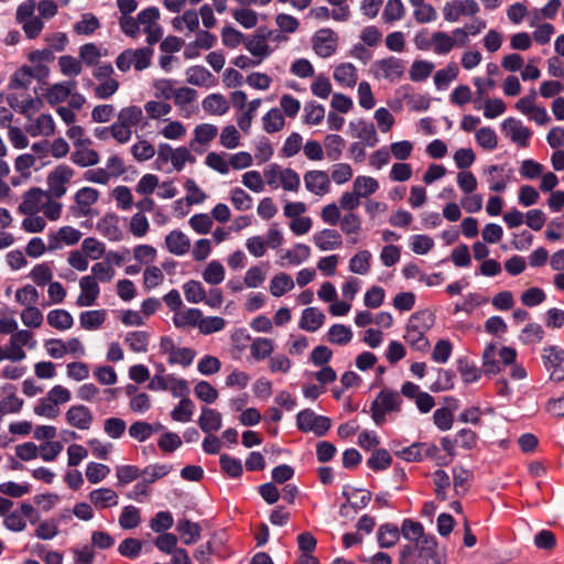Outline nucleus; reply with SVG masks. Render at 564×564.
I'll list each match as a JSON object with an SVG mask.
<instances>
[{
    "label": "nucleus",
    "instance_id": "ea45409f",
    "mask_svg": "<svg viewBox=\"0 0 564 564\" xmlns=\"http://www.w3.org/2000/svg\"><path fill=\"white\" fill-rule=\"evenodd\" d=\"M186 80L192 85L202 87H212L216 83L214 75L206 67L199 65L187 68Z\"/></svg>",
    "mask_w": 564,
    "mask_h": 564
},
{
    "label": "nucleus",
    "instance_id": "0e129e2a",
    "mask_svg": "<svg viewBox=\"0 0 564 564\" xmlns=\"http://www.w3.org/2000/svg\"><path fill=\"white\" fill-rule=\"evenodd\" d=\"M144 111L149 119L155 120L158 123L172 111V106L166 101L149 100L144 104Z\"/></svg>",
    "mask_w": 564,
    "mask_h": 564
},
{
    "label": "nucleus",
    "instance_id": "e433bc0d",
    "mask_svg": "<svg viewBox=\"0 0 564 564\" xmlns=\"http://www.w3.org/2000/svg\"><path fill=\"white\" fill-rule=\"evenodd\" d=\"M198 425L203 432L212 434L220 430L223 416L218 411L204 406L198 419Z\"/></svg>",
    "mask_w": 564,
    "mask_h": 564
},
{
    "label": "nucleus",
    "instance_id": "f3484780",
    "mask_svg": "<svg viewBox=\"0 0 564 564\" xmlns=\"http://www.w3.org/2000/svg\"><path fill=\"white\" fill-rule=\"evenodd\" d=\"M501 130L507 138L522 148L528 147L529 140L532 137V131L521 120L512 117L503 120Z\"/></svg>",
    "mask_w": 564,
    "mask_h": 564
},
{
    "label": "nucleus",
    "instance_id": "aec40b11",
    "mask_svg": "<svg viewBox=\"0 0 564 564\" xmlns=\"http://www.w3.org/2000/svg\"><path fill=\"white\" fill-rule=\"evenodd\" d=\"M303 178L305 188L316 196H325L332 189L330 177L325 171H307Z\"/></svg>",
    "mask_w": 564,
    "mask_h": 564
},
{
    "label": "nucleus",
    "instance_id": "72a5a7b5",
    "mask_svg": "<svg viewBox=\"0 0 564 564\" xmlns=\"http://www.w3.org/2000/svg\"><path fill=\"white\" fill-rule=\"evenodd\" d=\"M326 316L316 307H307L302 312L299 326L301 329L314 333L325 323Z\"/></svg>",
    "mask_w": 564,
    "mask_h": 564
},
{
    "label": "nucleus",
    "instance_id": "774afa93",
    "mask_svg": "<svg viewBox=\"0 0 564 564\" xmlns=\"http://www.w3.org/2000/svg\"><path fill=\"white\" fill-rule=\"evenodd\" d=\"M173 467L170 464H151L141 470V478L148 484L156 481L169 475Z\"/></svg>",
    "mask_w": 564,
    "mask_h": 564
},
{
    "label": "nucleus",
    "instance_id": "de8ad7c7",
    "mask_svg": "<svg viewBox=\"0 0 564 564\" xmlns=\"http://www.w3.org/2000/svg\"><path fill=\"white\" fill-rule=\"evenodd\" d=\"M401 532L406 540L414 542L412 546H419L423 540H435L433 536L424 535V529L420 522L410 519L403 521Z\"/></svg>",
    "mask_w": 564,
    "mask_h": 564
},
{
    "label": "nucleus",
    "instance_id": "1a4fd4ad",
    "mask_svg": "<svg viewBox=\"0 0 564 564\" xmlns=\"http://www.w3.org/2000/svg\"><path fill=\"white\" fill-rule=\"evenodd\" d=\"M268 37H271L274 41L285 40L282 35L274 33L273 31H270L267 35L251 34L246 36L243 45L245 48L260 63L273 53V48L268 43Z\"/></svg>",
    "mask_w": 564,
    "mask_h": 564
},
{
    "label": "nucleus",
    "instance_id": "393cba45",
    "mask_svg": "<svg viewBox=\"0 0 564 564\" xmlns=\"http://www.w3.org/2000/svg\"><path fill=\"white\" fill-rule=\"evenodd\" d=\"M156 132L170 141H182L187 133L186 126L180 120L165 118L156 123Z\"/></svg>",
    "mask_w": 564,
    "mask_h": 564
},
{
    "label": "nucleus",
    "instance_id": "473e14b6",
    "mask_svg": "<svg viewBox=\"0 0 564 564\" xmlns=\"http://www.w3.org/2000/svg\"><path fill=\"white\" fill-rule=\"evenodd\" d=\"M333 77L341 86L351 88L357 84L358 72L351 63H340L334 68Z\"/></svg>",
    "mask_w": 564,
    "mask_h": 564
},
{
    "label": "nucleus",
    "instance_id": "cd10ccee",
    "mask_svg": "<svg viewBox=\"0 0 564 564\" xmlns=\"http://www.w3.org/2000/svg\"><path fill=\"white\" fill-rule=\"evenodd\" d=\"M165 248L174 256L182 257L191 250V240L181 230H172L165 236Z\"/></svg>",
    "mask_w": 564,
    "mask_h": 564
},
{
    "label": "nucleus",
    "instance_id": "7c9ffc66",
    "mask_svg": "<svg viewBox=\"0 0 564 564\" xmlns=\"http://www.w3.org/2000/svg\"><path fill=\"white\" fill-rule=\"evenodd\" d=\"M91 143L75 147L70 154V160L74 164L80 167L93 166L99 163L100 156L98 152L90 148Z\"/></svg>",
    "mask_w": 564,
    "mask_h": 564
},
{
    "label": "nucleus",
    "instance_id": "423d86ee",
    "mask_svg": "<svg viewBox=\"0 0 564 564\" xmlns=\"http://www.w3.org/2000/svg\"><path fill=\"white\" fill-rule=\"evenodd\" d=\"M40 520L37 509L30 502H22L20 507L3 517V525L12 532H22L26 529V521L32 524Z\"/></svg>",
    "mask_w": 564,
    "mask_h": 564
},
{
    "label": "nucleus",
    "instance_id": "a19ab883",
    "mask_svg": "<svg viewBox=\"0 0 564 564\" xmlns=\"http://www.w3.org/2000/svg\"><path fill=\"white\" fill-rule=\"evenodd\" d=\"M205 112L212 116H223L228 112L230 106L228 100L221 94H210L202 101Z\"/></svg>",
    "mask_w": 564,
    "mask_h": 564
},
{
    "label": "nucleus",
    "instance_id": "58836bf2",
    "mask_svg": "<svg viewBox=\"0 0 564 564\" xmlns=\"http://www.w3.org/2000/svg\"><path fill=\"white\" fill-rule=\"evenodd\" d=\"M274 340L268 337H256L251 340L250 344V355L257 360L261 361L264 359H269L274 351Z\"/></svg>",
    "mask_w": 564,
    "mask_h": 564
},
{
    "label": "nucleus",
    "instance_id": "5701e85b",
    "mask_svg": "<svg viewBox=\"0 0 564 564\" xmlns=\"http://www.w3.org/2000/svg\"><path fill=\"white\" fill-rule=\"evenodd\" d=\"M314 246L323 252L334 251L343 246L341 235L335 229H322L312 236Z\"/></svg>",
    "mask_w": 564,
    "mask_h": 564
},
{
    "label": "nucleus",
    "instance_id": "0eeeda50",
    "mask_svg": "<svg viewBox=\"0 0 564 564\" xmlns=\"http://www.w3.org/2000/svg\"><path fill=\"white\" fill-rule=\"evenodd\" d=\"M153 51L149 47L129 48L123 51L116 59V66L120 72H128L132 66L135 70H143L151 64Z\"/></svg>",
    "mask_w": 564,
    "mask_h": 564
},
{
    "label": "nucleus",
    "instance_id": "e2e57ef3",
    "mask_svg": "<svg viewBox=\"0 0 564 564\" xmlns=\"http://www.w3.org/2000/svg\"><path fill=\"white\" fill-rule=\"evenodd\" d=\"M118 522L123 530H132L139 527L141 523V513L139 508L132 505L123 507Z\"/></svg>",
    "mask_w": 564,
    "mask_h": 564
},
{
    "label": "nucleus",
    "instance_id": "c756f323",
    "mask_svg": "<svg viewBox=\"0 0 564 564\" xmlns=\"http://www.w3.org/2000/svg\"><path fill=\"white\" fill-rule=\"evenodd\" d=\"M202 311L195 307H185L173 315V324L178 329L198 328Z\"/></svg>",
    "mask_w": 564,
    "mask_h": 564
},
{
    "label": "nucleus",
    "instance_id": "13d9d810",
    "mask_svg": "<svg viewBox=\"0 0 564 564\" xmlns=\"http://www.w3.org/2000/svg\"><path fill=\"white\" fill-rule=\"evenodd\" d=\"M53 264L52 262H41L35 264L30 273L29 278L37 286H44L53 280Z\"/></svg>",
    "mask_w": 564,
    "mask_h": 564
},
{
    "label": "nucleus",
    "instance_id": "052dcab7",
    "mask_svg": "<svg viewBox=\"0 0 564 564\" xmlns=\"http://www.w3.org/2000/svg\"><path fill=\"white\" fill-rule=\"evenodd\" d=\"M454 48V42L449 33L444 31H436L432 33V51L436 55H447Z\"/></svg>",
    "mask_w": 564,
    "mask_h": 564
},
{
    "label": "nucleus",
    "instance_id": "6ab92c4d",
    "mask_svg": "<svg viewBox=\"0 0 564 564\" xmlns=\"http://www.w3.org/2000/svg\"><path fill=\"white\" fill-rule=\"evenodd\" d=\"M8 102L15 111L28 118L37 113L43 107L42 99L24 94L19 95L18 93L9 94Z\"/></svg>",
    "mask_w": 564,
    "mask_h": 564
},
{
    "label": "nucleus",
    "instance_id": "49530a36",
    "mask_svg": "<svg viewBox=\"0 0 564 564\" xmlns=\"http://www.w3.org/2000/svg\"><path fill=\"white\" fill-rule=\"evenodd\" d=\"M436 447L434 445H427L425 443H413L410 446H406L395 454L398 457L405 462H419L423 458L424 454H429L431 451H435Z\"/></svg>",
    "mask_w": 564,
    "mask_h": 564
},
{
    "label": "nucleus",
    "instance_id": "dca6fc26",
    "mask_svg": "<svg viewBox=\"0 0 564 564\" xmlns=\"http://www.w3.org/2000/svg\"><path fill=\"white\" fill-rule=\"evenodd\" d=\"M485 174L488 176L489 189L502 193L512 180L513 170L507 164H494L485 169Z\"/></svg>",
    "mask_w": 564,
    "mask_h": 564
},
{
    "label": "nucleus",
    "instance_id": "864d4df0",
    "mask_svg": "<svg viewBox=\"0 0 564 564\" xmlns=\"http://www.w3.org/2000/svg\"><path fill=\"white\" fill-rule=\"evenodd\" d=\"M143 119V110L141 107L130 105L121 108L117 115V121L132 130Z\"/></svg>",
    "mask_w": 564,
    "mask_h": 564
},
{
    "label": "nucleus",
    "instance_id": "2f4dec72",
    "mask_svg": "<svg viewBox=\"0 0 564 564\" xmlns=\"http://www.w3.org/2000/svg\"><path fill=\"white\" fill-rule=\"evenodd\" d=\"M75 80H66L52 85L46 91V100L51 105H57L65 101L76 89Z\"/></svg>",
    "mask_w": 564,
    "mask_h": 564
},
{
    "label": "nucleus",
    "instance_id": "69168bd1",
    "mask_svg": "<svg viewBox=\"0 0 564 564\" xmlns=\"http://www.w3.org/2000/svg\"><path fill=\"white\" fill-rule=\"evenodd\" d=\"M34 72L30 66H22L17 69L10 79V88L15 90H26L32 83Z\"/></svg>",
    "mask_w": 564,
    "mask_h": 564
},
{
    "label": "nucleus",
    "instance_id": "f704fd0d",
    "mask_svg": "<svg viewBox=\"0 0 564 564\" xmlns=\"http://www.w3.org/2000/svg\"><path fill=\"white\" fill-rule=\"evenodd\" d=\"M25 129L32 137H50L55 133V122L51 115L42 113Z\"/></svg>",
    "mask_w": 564,
    "mask_h": 564
},
{
    "label": "nucleus",
    "instance_id": "f03ea898",
    "mask_svg": "<svg viewBox=\"0 0 564 564\" xmlns=\"http://www.w3.org/2000/svg\"><path fill=\"white\" fill-rule=\"evenodd\" d=\"M263 177L270 189L282 188L286 192H297L301 186V178L297 172L290 167H282L271 163L263 169Z\"/></svg>",
    "mask_w": 564,
    "mask_h": 564
},
{
    "label": "nucleus",
    "instance_id": "a878e982",
    "mask_svg": "<svg viewBox=\"0 0 564 564\" xmlns=\"http://www.w3.org/2000/svg\"><path fill=\"white\" fill-rule=\"evenodd\" d=\"M90 503L97 510H104L119 505L118 494L110 487H100L88 494Z\"/></svg>",
    "mask_w": 564,
    "mask_h": 564
},
{
    "label": "nucleus",
    "instance_id": "37998d69",
    "mask_svg": "<svg viewBox=\"0 0 564 564\" xmlns=\"http://www.w3.org/2000/svg\"><path fill=\"white\" fill-rule=\"evenodd\" d=\"M372 254L369 250H359L349 260L348 270L354 274L367 275L371 270Z\"/></svg>",
    "mask_w": 564,
    "mask_h": 564
},
{
    "label": "nucleus",
    "instance_id": "412c9836",
    "mask_svg": "<svg viewBox=\"0 0 564 564\" xmlns=\"http://www.w3.org/2000/svg\"><path fill=\"white\" fill-rule=\"evenodd\" d=\"M80 293L76 300L79 307L93 306L100 294V288L96 278L91 275L82 276L79 280Z\"/></svg>",
    "mask_w": 564,
    "mask_h": 564
},
{
    "label": "nucleus",
    "instance_id": "c9c22d12",
    "mask_svg": "<svg viewBox=\"0 0 564 564\" xmlns=\"http://www.w3.org/2000/svg\"><path fill=\"white\" fill-rule=\"evenodd\" d=\"M402 100H405L409 108L413 111H424L429 109L431 99L425 94L411 93L410 87L402 86L398 90Z\"/></svg>",
    "mask_w": 564,
    "mask_h": 564
},
{
    "label": "nucleus",
    "instance_id": "338daca9",
    "mask_svg": "<svg viewBox=\"0 0 564 564\" xmlns=\"http://www.w3.org/2000/svg\"><path fill=\"white\" fill-rule=\"evenodd\" d=\"M195 405L187 395L181 398V401L172 410L171 417L175 422L186 423L192 420Z\"/></svg>",
    "mask_w": 564,
    "mask_h": 564
},
{
    "label": "nucleus",
    "instance_id": "c85d7f7f",
    "mask_svg": "<svg viewBox=\"0 0 564 564\" xmlns=\"http://www.w3.org/2000/svg\"><path fill=\"white\" fill-rule=\"evenodd\" d=\"M65 417L69 425L79 430H88L94 420L90 410L85 405L70 406Z\"/></svg>",
    "mask_w": 564,
    "mask_h": 564
},
{
    "label": "nucleus",
    "instance_id": "9b49d317",
    "mask_svg": "<svg viewBox=\"0 0 564 564\" xmlns=\"http://www.w3.org/2000/svg\"><path fill=\"white\" fill-rule=\"evenodd\" d=\"M75 175V171L67 164H59L47 174L48 193L55 198L63 197L67 192V185Z\"/></svg>",
    "mask_w": 564,
    "mask_h": 564
},
{
    "label": "nucleus",
    "instance_id": "f257e3e1",
    "mask_svg": "<svg viewBox=\"0 0 564 564\" xmlns=\"http://www.w3.org/2000/svg\"><path fill=\"white\" fill-rule=\"evenodd\" d=\"M445 556L438 551L436 540H423L419 546H405L401 564H444Z\"/></svg>",
    "mask_w": 564,
    "mask_h": 564
},
{
    "label": "nucleus",
    "instance_id": "5fc2aeb1",
    "mask_svg": "<svg viewBox=\"0 0 564 564\" xmlns=\"http://www.w3.org/2000/svg\"><path fill=\"white\" fill-rule=\"evenodd\" d=\"M311 257V249L307 245L296 243L291 249L285 250L281 260L286 261L290 265H300L301 263L308 260Z\"/></svg>",
    "mask_w": 564,
    "mask_h": 564
},
{
    "label": "nucleus",
    "instance_id": "c03bdc74",
    "mask_svg": "<svg viewBox=\"0 0 564 564\" xmlns=\"http://www.w3.org/2000/svg\"><path fill=\"white\" fill-rule=\"evenodd\" d=\"M47 324L61 332L68 330L74 325V317L72 314L63 308H55L47 313L46 315Z\"/></svg>",
    "mask_w": 564,
    "mask_h": 564
},
{
    "label": "nucleus",
    "instance_id": "9d476101",
    "mask_svg": "<svg viewBox=\"0 0 564 564\" xmlns=\"http://www.w3.org/2000/svg\"><path fill=\"white\" fill-rule=\"evenodd\" d=\"M296 425L304 433L323 436L330 429V420L327 416L316 414L310 409H305L297 413Z\"/></svg>",
    "mask_w": 564,
    "mask_h": 564
},
{
    "label": "nucleus",
    "instance_id": "2eb2a0df",
    "mask_svg": "<svg viewBox=\"0 0 564 564\" xmlns=\"http://www.w3.org/2000/svg\"><path fill=\"white\" fill-rule=\"evenodd\" d=\"M372 73L375 77L387 79L389 82L399 80L404 73V63L394 56L378 59L373 63Z\"/></svg>",
    "mask_w": 564,
    "mask_h": 564
},
{
    "label": "nucleus",
    "instance_id": "4468645a",
    "mask_svg": "<svg viewBox=\"0 0 564 564\" xmlns=\"http://www.w3.org/2000/svg\"><path fill=\"white\" fill-rule=\"evenodd\" d=\"M159 19L160 11L155 7L144 9L138 14L139 25L142 26L143 32L147 34L149 44L159 42L163 35Z\"/></svg>",
    "mask_w": 564,
    "mask_h": 564
},
{
    "label": "nucleus",
    "instance_id": "4be33fe9",
    "mask_svg": "<svg viewBox=\"0 0 564 564\" xmlns=\"http://www.w3.org/2000/svg\"><path fill=\"white\" fill-rule=\"evenodd\" d=\"M352 138L359 139L366 147L372 148L379 142L375 126L364 119L349 122Z\"/></svg>",
    "mask_w": 564,
    "mask_h": 564
},
{
    "label": "nucleus",
    "instance_id": "7ed1b4c3",
    "mask_svg": "<svg viewBox=\"0 0 564 564\" xmlns=\"http://www.w3.org/2000/svg\"><path fill=\"white\" fill-rule=\"evenodd\" d=\"M402 402L399 392L392 389H382L370 406L371 417L376 425L380 426L386 423L390 413L400 412Z\"/></svg>",
    "mask_w": 564,
    "mask_h": 564
},
{
    "label": "nucleus",
    "instance_id": "3c124183",
    "mask_svg": "<svg viewBox=\"0 0 564 564\" xmlns=\"http://www.w3.org/2000/svg\"><path fill=\"white\" fill-rule=\"evenodd\" d=\"M475 109L484 108V116L487 119H495L505 113L507 109L506 102L500 98H487L481 105L479 99L474 100Z\"/></svg>",
    "mask_w": 564,
    "mask_h": 564
},
{
    "label": "nucleus",
    "instance_id": "8fccbe9b",
    "mask_svg": "<svg viewBox=\"0 0 564 564\" xmlns=\"http://www.w3.org/2000/svg\"><path fill=\"white\" fill-rule=\"evenodd\" d=\"M379 187V182L368 175H358L352 183V189L360 198H367L376 194Z\"/></svg>",
    "mask_w": 564,
    "mask_h": 564
},
{
    "label": "nucleus",
    "instance_id": "4d7b16f0",
    "mask_svg": "<svg viewBox=\"0 0 564 564\" xmlns=\"http://www.w3.org/2000/svg\"><path fill=\"white\" fill-rule=\"evenodd\" d=\"M285 126V117L279 108H271L262 117V128L267 133L281 131Z\"/></svg>",
    "mask_w": 564,
    "mask_h": 564
},
{
    "label": "nucleus",
    "instance_id": "39448f33",
    "mask_svg": "<svg viewBox=\"0 0 564 564\" xmlns=\"http://www.w3.org/2000/svg\"><path fill=\"white\" fill-rule=\"evenodd\" d=\"M517 359V351L511 347L497 350L494 344L488 345L482 354V369L487 375H497L503 366L512 365Z\"/></svg>",
    "mask_w": 564,
    "mask_h": 564
},
{
    "label": "nucleus",
    "instance_id": "a211bd4d",
    "mask_svg": "<svg viewBox=\"0 0 564 564\" xmlns=\"http://www.w3.org/2000/svg\"><path fill=\"white\" fill-rule=\"evenodd\" d=\"M82 238V232L70 226H63L56 231H50L47 235L48 250L55 251L64 246L76 245Z\"/></svg>",
    "mask_w": 564,
    "mask_h": 564
},
{
    "label": "nucleus",
    "instance_id": "4c0bfd02",
    "mask_svg": "<svg viewBox=\"0 0 564 564\" xmlns=\"http://www.w3.org/2000/svg\"><path fill=\"white\" fill-rule=\"evenodd\" d=\"M413 8V18L420 24H427L436 21L437 12L435 8L426 3L425 0H409Z\"/></svg>",
    "mask_w": 564,
    "mask_h": 564
},
{
    "label": "nucleus",
    "instance_id": "6e6552de",
    "mask_svg": "<svg viewBox=\"0 0 564 564\" xmlns=\"http://www.w3.org/2000/svg\"><path fill=\"white\" fill-rule=\"evenodd\" d=\"M479 12L480 7L476 0H451L442 9L443 18L448 23H456L462 18L475 17Z\"/></svg>",
    "mask_w": 564,
    "mask_h": 564
},
{
    "label": "nucleus",
    "instance_id": "bb28decb",
    "mask_svg": "<svg viewBox=\"0 0 564 564\" xmlns=\"http://www.w3.org/2000/svg\"><path fill=\"white\" fill-rule=\"evenodd\" d=\"M218 135V128L212 123H199L193 130V139L189 147L195 151L205 149Z\"/></svg>",
    "mask_w": 564,
    "mask_h": 564
},
{
    "label": "nucleus",
    "instance_id": "680f3d73",
    "mask_svg": "<svg viewBox=\"0 0 564 564\" xmlns=\"http://www.w3.org/2000/svg\"><path fill=\"white\" fill-rule=\"evenodd\" d=\"M459 68L456 63L451 62L444 68L438 69L434 75V84L437 89L446 88L458 76Z\"/></svg>",
    "mask_w": 564,
    "mask_h": 564
},
{
    "label": "nucleus",
    "instance_id": "b1692460",
    "mask_svg": "<svg viewBox=\"0 0 564 564\" xmlns=\"http://www.w3.org/2000/svg\"><path fill=\"white\" fill-rule=\"evenodd\" d=\"M48 192H45L39 187H33L24 193L22 202L18 207L21 214H39L42 209L44 200L47 197Z\"/></svg>",
    "mask_w": 564,
    "mask_h": 564
},
{
    "label": "nucleus",
    "instance_id": "09e8293b",
    "mask_svg": "<svg viewBox=\"0 0 564 564\" xmlns=\"http://www.w3.org/2000/svg\"><path fill=\"white\" fill-rule=\"evenodd\" d=\"M295 283L292 276L288 273L280 272L272 276L269 291L272 296L281 297L294 288Z\"/></svg>",
    "mask_w": 564,
    "mask_h": 564
},
{
    "label": "nucleus",
    "instance_id": "6e6d98bb",
    "mask_svg": "<svg viewBox=\"0 0 564 564\" xmlns=\"http://www.w3.org/2000/svg\"><path fill=\"white\" fill-rule=\"evenodd\" d=\"M176 530L181 534L182 542L186 545H192L200 539V527L199 524L189 520H180Z\"/></svg>",
    "mask_w": 564,
    "mask_h": 564
},
{
    "label": "nucleus",
    "instance_id": "20e7f679",
    "mask_svg": "<svg viewBox=\"0 0 564 564\" xmlns=\"http://www.w3.org/2000/svg\"><path fill=\"white\" fill-rule=\"evenodd\" d=\"M426 318L431 322V315L429 313L412 315L403 336L406 344L417 351H426L430 348V341L425 336L430 327V324L424 323Z\"/></svg>",
    "mask_w": 564,
    "mask_h": 564
},
{
    "label": "nucleus",
    "instance_id": "f8f14e48",
    "mask_svg": "<svg viewBox=\"0 0 564 564\" xmlns=\"http://www.w3.org/2000/svg\"><path fill=\"white\" fill-rule=\"evenodd\" d=\"M541 357L551 380H564V349L557 346H547L542 349Z\"/></svg>",
    "mask_w": 564,
    "mask_h": 564
},
{
    "label": "nucleus",
    "instance_id": "ddd939ff",
    "mask_svg": "<svg viewBox=\"0 0 564 564\" xmlns=\"http://www.w3.org/2000/svg\"><path fill=\"white\" fill-rule=\"evenodd\" d=\"M338 46V35L330 29H321L312 36V48L322 58L333 56Z\"/></svg>",
    "mask_w": 564,
    "mask_h": 564
},
{
    "label": "nucleus",
    "instance_id": "a18cd8bd",
    "mask_svg": "<svg viewBox=\"0 0 564 564\" xmlns=\"http://www.w3.org/2000/svg\"><path fill=\"white\" fill-rule=\"evenodd\" d=\"M352 329L344 324H334L326 333V340L337 346H347L352 340Z\"/></svg>",
    "mask_w": 564,
    "mask_h": 564
},
{
    "label": "nucleus",
    "instance_id": "603ef678",
    "mask_svg": "<svg viewBox=\"0 0 564 564\" xmlns=\"http://www.w3.org/2000/svg\"><path fill=\"white\" fill-rule=\"evenodd\" d=\"M98 231L110 241H119L122 238V230L115 216H105L97 224Z\"/></svg>",
    "mask_w": 564,
    "mask_h": 564
},
{
    "label": "nucleus",
    "instance_id": "bf43d9fd",
    "mask_svg": "<svg viewBox=\"0 0 564 564\" xmlns=\"http://www.w3.org/2000/svg\"><path fill=\"white\" fill-rule=\"evenodd\" d=\"M226 276V270L219 260H212L207 263L202 273L203 280L210 285L220 284Z\"/></svg>",
    "mask_w": 564,
    "mask_h": 564
},
{
    "label": "nucleus",
    "instance_id": "79ce46f5",
    "mask_svg": "<svg viewBox=\"0 0 564 564\" xmlns=\"http://www.w3.org/2000/svg\"><path fill=\"white\" fill-rule=\"evenodd\" d=\"M172 25L178 32H197L199 29L198 12L196 10H186L183 14L172 20Z\"/></svg>",
    "mask_w": 564,
    "mask_h": 564
}]
</instances>
